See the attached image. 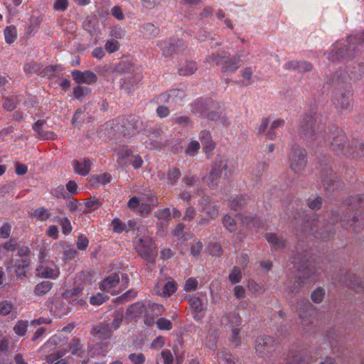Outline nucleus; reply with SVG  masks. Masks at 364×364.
<instances>
[{"label": "nucleus", "mask_w": 364, "mask_h": 364, "mask_svg": "<svg viewBox=\"0 0 364 364\" xmlns=\"http://www.w3.org/2000/svg\"><path fill=\"white\" fill-rule=\"evenodd\" d=\"M91 162L89 159L77 160L73 163L75 172L81 176H86L90 171Z\"/></svg>", "instance_id": "33"}, {"label": "nucleus", "mask_w": 364, "mask_h": 364, "mask_svg": "<svg viewBox=\"0 0 364 364\" xmlns=\"http://www.w3.org/2000/svg\"><path fill=\"white\" fill-rule=\"evenodd\" d=\"M109 299L108 296L102 294L97 293L96 295H92L90 298V302L92 305H101Z\"/></svg>", "instance_id": "61"}, {"label": "nucleus", "mask_w": 364, "mask_h": 364, "mask_svg": "<svg viewBox=\"0 0 364 364\" xmlns=\"http://www.w3.org/2000/svg\"><path fill=\"white\" fill-rule=\"evenodd\" d=\"M223 224L229 232H235L237 230L236 220L228 214L223 217Z\"/></svg>", "instance_id": "52"}, {"label": "nucleus", "mask_w": 364, "mask_h": 364, "mask_svg": "<svg viewBox=\"0 0 364 364\" xmlns=\"http://www.w3.org/2000/svg\"><path fill=\"white\" fill-rule=\"evenodd\" d=\"M249 198L241 195L232 198L229 202V207L235 211L240 210L247 204Z\"/></svg>", "instance_id": "38"}, {"label": "nucleus", "mask_w": 364, "mask_h": 364, "mask_svg": "<svg viewBox=\"0 0 364 364\" xmlns=\"http://www.w3.org/2000/svg\"><path fill=\"white\" fill-rule=\"evenodd\" d=\"M146 38H153L158 35L159 29L152 23H145L141 31Z\"/></svg>", "instance_id": "48"}, {"label": "nucleus", "mask_w": 364, "mask_h": 364, "mask_svg": "<svg viewBox=\"0 0 364 364\" xmlns=\"http://www.w3.org/2000/svg\"><path fill=\"white\" fill-rule=\"evenodd\" d=\"M327 82L331 83L335 87L333 91L332 102L336 109L339 111L352 109L353 94L346 85V77L336 73L332 80L328 79Z\"/></svg>", "instance_id": "5"}, {"label": "nucleus", "mask_w": 364, "mask_h": 364, "mask_svg": "<svg viewBox=\"0 0 364 364\" xmlns=\"http://www.w3.org/2000/svg\"><path fill=\"white\" fill-rule=\"evenodd\" d=\"M200 144L198 141H192L186 148L185 153L189 156H194L200 149Z\"/></svg>", "instance_id": "63"}, {"label": "nucleus", "mask_w": 364, "mask_h": 364, "mask_svg": "<svg viewBox=\"0 0 364 364\" xmlns=\"http://www.w3.org/2000/svg\"><path fill=\"white\" fill-rule=\"evenodd\" d=\"M292 267H289L294 273H295V282L289 290L292 293H296L302 284L306 282H312L317 279L319 267L318 269L308 261L305 256L300 255H294L290 259Z\"/></svg>", "instance_id": "4"}, {"label": "nucleus", "mask_w": 364, "mask_h": 364, "mask_svg": "<svg viewBox=\"0 0 364 364\" xmlns=\"http://www.w3.org/2000/svg\"><path fill=\"white\" fill-rule=\"evenodd\" d=\"M28 326V322L27 321H18L13 330L16 335L23 336L27 331Z\"/></svg>", "instance_id": "55"}, {"label": "nucleus", "mask_w": 364, "mask_h": 364, "mask_svg": "<svg viewBox=\"0 0 364 364\" xmlns=\"http://www.w3.org/2000/svg\"><path fill=\"white\" fill-rule=\"evenodd\" d=\"M11 314L12 316L16 317L17 312L15 311L14 304L9 300H3L0 301V314L7 316Z\"/></svg>", "instance_id": "40"}, {"label": "nucleus", "mask_w": 364, "mask_h": 364, "mask_svg": "<svg viewBox=\"0 0 364 364\" xmlns=\"http://www.w3.org/2000/svg\"><path fill=\"white\" fill-rule=\"evenodd\" d=\"M277 343L269 336H261L255 341V351L260 357L267 356L277 348Z\"/></svg>", "instance_id": "13"}, {"label": "nucleus", "mask_w": 364, "mask_h": 364, "mask_svg": "<svg viewBox=\"0 0 364 364\" xmlns=\"http://www.w3.org/2000/svg\"><path fill=\"white\" fill-rule=\"evenodd\" d=\"M201 212H204L208 218L214 219L217 218L219 214V207L215 205H210L208 207L204 208Z\"/></svg>", "instance_id": "62"}, {"label": "nucleus", "mask_w": 364, "mask_h": 364, "mask_svg": "<svg viewBox=\"0 0 364 364\" xmlns=\"http://www.w3.org/2000/svg\"><path fill=\"white\" fill-rule=\"evenodd\" d=\"M188 303L191 308L194 320L200 322L203 317L202 312L205 310V304L202 299L198 296L191 297L188 299Z\"/></svg>", "instance_id": "22"}, {"label": "nucleus", "mask_w": 364, "mask_h": 364, "mask_svg": "<svg viewBox=\"0 0 364 364\" xmlns=\"http://www.w3.org/2000/svg\"><path fill=\"white\" fill-rule=\"evenodd\" d=\"M184 229L185 225L182 223H178L172 230V235L176 237L181 242H185L191 237V235L185 232Z\"/></svg>", "instance_id": "44"}, {"label": "nucleus", "mask_w": 364, "mask_h": 364, "mask_svg": "<svg viewBox=\"0 0 364 364\" xmlns=\"http://www.w3.org/2000/svg\"><path fill=\"white\" fill-rule=\"evenodd\" d=\"M228 58V53L225 51H220L217 53H213L211 55H209L206 58V62L212 64L219 65L221 64L223 65L224 61Z\"/></svg>", "instance_id": "43"}, {"label": "nucleus", "mask_w": 364, "mask_h": 364, "mask_svg": "<svg viewBox=\"0 0 364 364\" xmlns=\"http://www.w3.org/2000/svg\"><path fill=\"white\" fill-rule=\"evenodd\" d=\"M156 326L160 330L169 331L173 328L170 320L165 318H159L156 322Z\"/></svg>", "instance_id": "64"}, {"label": "nucleus", "mask_w": 364, "mask_h": 364, "mask_svg": "<svg viewBox=\"0 0 364 364\" xmlns=\"http://www.w3.org/2000/svg\"><path fill=\"white\" fill-rule=\"evenodd\" d=\"M216 104L217 106L210 107L206 115V117L211 121H215L219 124L226 125L227 119L223 114L224 109L220 102H216Z\"/></svg>", "instance_id": "23"}, {"label": "nucleus", "mask_w": 364, "mask_h": 364, "mask_svg": "<svg viewBox=\"0 0 364 364\" xmlns=\"http://www.w3.org/2000/svg\"><path fill=\"white\" fill-rule=\"evenodd\" d=\"M33 216L41 221H46L50 218V214L44 207H41L34 210Z\"/></svg>", "instance_id": "57"}, {"label": "nucleus", "mask_w": 364, "mask_h": 364, "mask_svg": "<svg viewBox=\"0 0 364 364\" xmlns=\"http://www.w3.org/2000/svg\"><path fill=\"white\" fill-rule=\"evenodd\" d=\"M132 364H144L146 361L145 355L142 353H133L128 355Z\"/></svg>", "instance_id": "60"}, {"label": "nucleus", "mask_w": 364, "mask_h": 364, "mask_svg": "<svg viewBox=\"0 0 364 364\" xmlns=\"http://www.w3.org/2000/svg\"><path fill=\"white\" fill-rule=\"evenodd\" d=\"M285 364H309V362L302 358L299 351L290 350Z\"/></svg>", "instance_id": "41"}, {"label": "nucleus", "mask_w": 364, "mask_h": 364, "mask_svg": "<svg viewBox=\"0 0 364 364\" xmlns=\"http://www.w3.org/2000/svg\"><path fill=\"white\" fill-rule=\"evenodd\" d=\"M242 63V60L238 59V57L235 55L231 58L228 57L223 63L222 70L224 72L234 73L239 68Z\"/></svg>", "instance_id": "31"}, {"label": "nucleus", "mask_w": 364, "mask_h": 364, "mask_svg": "<svg viewBox=\"0 0 364 364\" xmlns=\"http://www.w3.org/2000/svg\"><path fill=\"white\" fill-rule=\"evenodd\" d=\"M226 318L228 324L231 326L232 328H237L241 324V318L239 314L236 311L229 313Z\"/></svg>", "instance_id": "49"}, {"label": "nucleus", "mask_w": 364, "mask_h": 364, "mask_svg": "<svg viewBox=\"0 0 364 364\" xmlns=\"http://www.w3.org/2000/svg\"><path fill=\"white\" fill-rule=\"evenodd\" d=\"M53 286V282L50 281H43L35 286L34 294L36 296H42L47 294L52 289Z\"/></svg>", "instance_id": "42"}, {"label": "nucleus", "mask_w": 364, "mask_h": 364, "mask_svg": "<svg viewBox=\"0 0 364 364\" xmlns=\"http://www.w3.org/2000/svg\"><path fill=\"white\" fill-rule=\"evenodd\" d=\"M82 288L80 287H77L73 289H70L69 291H67L65 292L66 297L69 298L70 299L73 300V301L77 302V304L80 305H84L86 302V298L82 297Z\"/></svg>", "instance_id": "36"}, {"label": "nucleus", "mask_w": 364, "mask_h": 364, "mask_svg": "<svg viewBox=\"0 0 364 364\" xmlns=\"http://www.w3.org/2000/svg\"><path fill=\"white\" fill-rule=\"evenodd\" d=\"M117 156V164L121 167L132 165L134 169H139L143 164V160L139 154L135 153L133 148L122 146L115 151Z\"/></svg>", "instance_id": "10"}, {"label": "nucleus", "mask_w": 364, "mask_h": 364, "mask_svg": "<svg viewBox=\"0 0 364 364\" xmlns=\"http://www.w3.org/2000/svg\"><path fill=\"white\" fill-rule=\"evenodd\" d=\"M177 290V283L173 280H168L163 287L162 296L169 297L173 295Z\"/></svg>", "instance_id": "47"}, {"label": "nucleus", "mask_w": 364, "mask_h": 364, "mask_svg": "<svg viewBox=\"0 0 364 364\" xmlns=\"http://www.w3.org/2000/svg\"><path fill=\"white\" fill-rule=\"evenodd\" d=\"M235 218H240L242 220V223L247 225V228L252 229L255 228L257 230H259L263 228L264 223L259 217H249L245 216L242 217L240 215L236 214Z\"/></svg>", "instance_id": "29"}, {"label": "nucleus", "mask_w": 364, "mask_h": 364, "mask_svg": "<svg viewBox=\"0 0 364 364\" xmlns=\"http://www.w3.org/2000/svg\"><path fill=\"white\" fill-rule=\"evenodd\" d=\"M233 171L234 168L228 159L216 158L212 164L211 170L206 180L208 186L212 189L215 188L220 178L223 176L224 178L228 179Z\"/></svg>", "instance_id": "7"}, {"label": "nucleus", "mask_w": 364, "mask_h": 364, "mask_svg": "<svg viewBox=\"0 0 364 364\" xmlns=\"http://www.w3.org/2000/svg\"><path fill=\"white\" fill-rule=\"evenodd\" d=\"M67 353L68 350H58L46 355V360L48 363L55 364L58 360L65 356Z\"/></svg>", "instance_id": "51"}, {"label": "nucleus", "mask_w": 364, "mask_h": 364, "mask_svg": "<svg viewBox=\"0 0 364 364\" xmlns=\"http://www.w3.org/2000/svg\"><path fill=\"white\" fill-rule=\"evenodd\" d=\"M23 70L27 75L36 74L42 75L43 68L40 63L36 62H30L24 65Z\"/></svg>", "instance_id": "45"}, {"label": "nucleus", "mask_w": 364, "mask_h": 364, "mask_svg": "<svg viewBox=\"0 0 364 364\" xmlns=\"http://www.w3.org/2000/svg\"><path fill=\"white\" fill-rule=\"evenodd\" d=\"M284 125V119H279L272 122L269 130L267 132V138L270 140L276 139L279 133L280 132V129L282 128Z\"/></svg>", "instance_id": "37"}, {"label": "nucleus", "mask_w": 364, "mask_h": 364, "mask_svg": "<svg viewBox=\"0 0 364 364\" xmlns=\"http://www.w3.org/2000/svg\"><path fill=\"white\" fill-rule=\"evenodd\" d=\"M332 280L336 285L341 283L349 288L353 289L358 292L364 291V282H363L355 274L346 272L345 274H341L339 279L333 277Z\"/></svg>", "instance_id": "14"}, {"label": "nucleus", "mask_w": 364, "mask_h": 364, "mask_svg": "<svg viewBox=\"0 0 364 364\" xmlns=\"http://www.w3.org/2000/svg\"><path fill=\"white\" fill-rule=\"evenodd\" d=\"M71 75L73 80L77 84H87L91 85L97 82V75L90 70H85L82 72L78 70L71 71Z\"/></svg>", "instance_id": "20"}, {"label": "nucleus", "mask_w": 364, "mask_h": 364, "mask_svg": "<svg viewBox=\"0 0 364 364\" xmlns=\"http://www.w3.org/2000/svg\"><path fill=\"white\" fill-rule=\"evenodd\" d=\"M158 45L163 50V55L166 57L171 55L174 52L179 53L184 49L183 41L179 39L161 41Z\"/></svg>", "instance_id": "19"}, {"label": "nucleus", "mask_w": 364, "mask_h": 364, "mask_svg": "<svg viewBox=\"0 0 364 364\" xmlns=\"http://www.w3.org/2000/svg\"><path fill=\"white\" fill-rule=\"evenodd\" d=\"M217 106L216 102L212 99H197L191 104V112L200 117H206L211 107Z\"/></svg>", "instance_id": "15"}, {"label": "nucleus", "mask_w": 364, "mask_h": 364, "mask_svg": "<svg viewBox=\"0 0 364 364\" xmlns=\"http://www.w3.org/2000/svg\"><path fill=\"white\" fill-rule=\"evenodd\" d=\"M134 246L141 257L149 262H154L157 255V247L151 237L149 235L136 237Z\"/></svg>", "instance_id": "8"}, {"label": "nucleus", "mask_w": 364, "mask_h": 364, "mask_svg": "<svg viewBox=\"0 0 364 364\" xmlns=\"http://www.w3.org/2000/svg\"><path fill=\"white\" fill-rule=\"evenodd\" d=\"M95 334L101 340H106L110 338L112 329L107 321L96 326L93 329Z\"/></svg>", "instance_id": "28"}, {"label": "nucleus", "mask_w": 364, "mask_h": 364, "mask_svg": "<svg viewBox=\"0 0 364 364\" xmlns=\"http://www.w3.org/2000/svg\"><path fill=\"white\" fill-rule=\"evenodd\" d=\"M198 69L196 62L193 60H186L180 64L178 68V74L183 76H188L193 74Z\"/></svg>", "instance_id": "34"}, {"label": "nucleus", "mask_w": 364, "mask_h": 364, "mask_svg": "<svg viewBox=\"0 0 364 364\" xmlns=\"http://www.w3.org/2000/svg\"><path fill=\"white\" fill-rule=\"evenodd\" d=\"M299 316L304 326L314 323L316 311L314 306L306 299L298 302Z\"/></svg>", "instance_id": "12"}, {"label": "nucleus", "mask_w": 364, "mask_h": 364, "mask_svg": "<svg viewBox=\"0 0 364 364\" xmlns=\"http://www.w3.org/2000/svg\"><path fill=\"white\" fill-rule=\"evenodd\" d=\"M186 97L185 91L182 89H171L163 92L156 97V102L160 104H168L169 107H177L181 105Z\"/></svg>", "instance_id": "11"}, {"label": "nucleus", "mask_w": 364, "mask_h": 364, "mask_svg": "<svg viewBox=\"0 0 364 364\" xmlns=\"http://www.w3.org/2000/svg\"><path fill=\"white\" fill-rule=\"evenodd\" d=\"M290 169L296 174H301L307 164V154L304 149L297 144L291 146L288 153Z\"/></svg>", "instance_id": "9"}, {"label": "nucleus", "mask_w": 364, "mask_h": 364, "mask_svg": "<svg viewBox=\"0 0 364 364\" xmlns=\"http://www.w3.org/2000/svg\"><path fill=\"white\" fill-rule=\"evenodd\" d=\"M156 197L154 194L149 193V195L146 196V203H141V205L140 206V210L141 212L146 210V212L148 213L150 209L149 206H154L156 205Z\"/></svg>", "instance_id": "53"}, {"label": "nucleus", "mask_w": 364, "mask_h": 364, "mask_svg": "<svg viewBox=\"0 0 364 364\" xmlns=\"http://www.w3.org/2000/svg\"><path fill=\"white\" fill-rule=\"evenodd\" d=\"M69 350L71 354L77 357H82L84 354V349L80 339L74 338L69 343Z\"/></svg>", "instance_id": "39"}, {"label": "nucleus", "mask_w": 364, "mask_h": 364, "mask_svg": "<svg viewBox=\"0 0 364 364\" xmlns=\"http://www.w3.org/2000/svg\"><path fill=\"white\" fill-rule=\"evenodd\" d=\"M326 340L329 343L333 353H336V348L339 343L340 338L336 333L334 329H331L327 333Z\"/></svg>", "instance_id": "50"}, {"label": "nucleus", "mask_w": 364, "mask_h": 364, "mask_svg": "<svg viewBox=\"0 0 364 364\" xmlns=\"http://www.w3.org/2000/svg\"><path fill=\"white\" fill-rule=\"evenodd\" d=\"M299 136L304 141L316 143L318 146L330 141L332 151L337 155L352 158H364V144L360 139L349 141L343 132L332 127L327 133L324 124L318 122L315 115L306 114L301 122Z\"/></svg>", "instance_id": "2"}, {"label": "nucleus", "mask_w": 364, "mask_h": 364, "mask_svg": "<svg viewBox=\"0 0 364 364\" xmlns=\"http://www.w3.org/2000/svg\"><path fill=\"white\" fill-rule=\"evenodd\" d=\"M349 70L346 71H337L338 75L342 74L346 77V80L350 78L352 80H358L364 74V61L356 60L349 65Z\"/></svg>", "instance_id": "17"}, {"label": "nucleus", "mask_w": 364, "mask_h": 364, "mask_svg": "<svg viewBox=\"0 0 364 364\" xmlns=\"http://www.w3.org/2000/svg\"><path fill=\"white\" fill-rule=\"evenodd\" d=\"M91 89L87 86L78 85L74 88L73 95L77 100H81L89 93H90Z\"/></svg>", "instance_id": "56"}, {"label": "nucleus", "mask_w": 364, "mask_h": 364, "mask_svg": "<svg viewBox=\"0 0 364 364\" xmlns=\"http://www.w3.org/2000/svg\"><path fill=\"white\" fill-rule=\"evenodd\" d=\"M132 65L127 61H121L115 67V71L119 73H127L131 72Z\"/></svg>", "instance_id": "59"}, {"label": "nucleus", "mask_w": 364, "mask_h": 364, "mask_svg": "<svg viewBox=\"0 0 364 364\" xmlns=\"http://www.w3.org/2000/svg\"><path fill=\"white\" fill-rule=\"evenodd\" d=\"M284 68L289 70H297L299 73H305L311 71L313 68V65L306 61L291 60L287 62Z\"/></svg>", "instance_id": "26"}, {"label": "nucleus", "mask_w": 364, "mask_h": 364, "mask_svg": "<svg viewBox=\"0 0 364 364\" xmlns=\"http://www.w3.org/2000/svg\"><path fill=\"white\" fill-rule=\"evenodd\" d=\"M320 178L322 186L326 192H333L343 187V183L338 180L334 173L331 160L328 156H323L319 159Z\"/></svg>", "instance_id": "6"}, {"label": "nucleus", "mask_w": 364, "mask_h": 364, "mask_svg": "<svg viewBox=\"0 0 364 364\" xmlns=\"http://www.w3.org/2000/svg\"><path fill=\"white\" fill-rule=\"evenodd\" d=\"M112 227L113 232L118 234L122 233L124 231H129V228H127V224L122 222L119 218H114L112 220Z\"/></svg>", "instance_id": "54"}, {"label": "nucleus", "mask_w": 364, "mask_h": 364, "mask_svg": "<svg viewBox=\"0 0 364 364\" xmlns=\"http://www.w3.org/2000/svg\"><path fill=\"white\" fill-rule=\"evenodd\" d=\"M46 124V120L38 119L33 124L32 129L36 133L37 137L40 139H53L55 134L53 132L44 130Z\"/></svg>", "instance_id": "25"}, {"label": "nucleus", "mask_w": 364, "mask_h": 364, "mask_svg": "<svg viewBox=\"0 0 364 364\" xmlns=\"http://www.w3.org/2000/svg\"><path fill=\"white\" fill-rule=\"evenodd\" d=\"M199 139L206 154H208L215 149V144L212 140L210 132L208 130H203L199 134Z\"/></svg>", "instance_id": "30"}, {"label": "nucleus", "mask_w": 364, "mask_h": 364, "mask_svg": "<svg viewBox=\"0 0 364 364\" xmlns=\"http://www.w3.org/2000/svg\"><path fill=\"white\" fill-rule=\"evenodd\" d=\"M164 311V308L161 304L156 303L148 304L146 308V314L144 323L147 326H152L154 323L156 317H158Z\"/></svg>", "instance_id": "21"}, {"label": "nucleus", "mask_w": 364, "mask_h": 364, "mask_svg": "<svg viewBox=\"0 0 364 364\" xmlns=\"http://www.w3.org/2000/svg\"><path fill=\"white\" fill-rule=\"evenodd\" d=\"M60 271L57 267L52 268L48 266L39 265L36 269V277L55 279L59 277Z\"/></svg>", "instance_id": "24"}, {"label": "nucleus", "mask_w": 364, "mask_h": 364, "mask_svg": "<svg viewBox=\"0 0 364 364\" xmlns=\"http://www.w3.org/2000/svg\"><path fill=\"white\" fill-rule=\"evenodd\" d=\"M122 321L123 314L121 312L116 314L112 320H107V322L109 324L112 331H114L120 326Z\"/></svg>", "instance_id": "58"}, {"label": "nucleus", "mask_w": 364, "mask_h": 364, "mask_svg": "<svg viewBox=\"0 0 364 364\" xmlns=\"http://www.w3.org/2000/svg\"><path fill=\"white\" fill-rule=\"evenodd\" d=\"M265 238L270 244L272 250L279 251L285 247V240L275 233L268 232L265 235Z\"/></svg>", "instance_id": "27"}, {"label": "nucleus", "mask_w": 364, "mask_h": 364, "mask_svg": "<svg viewBox=\"0 0 364 364\" xmlns=\"http://www.w3.org/2000/svg\"><path fill=\"white\" fill-rule=\"evenodd\" d=\"M4 34L6 43L11 44L17 38L16 28L13 25L6 26L4 31Z\"/></svg>", "instance_id": "46"}, {"label": "nucleus", "mask_w": 364, "mask_h": 364, "mask_svg": "<svg viewBox=\"0 0 364 364\" xmlns=\"http://www.w3.org/2000/svg\"><path fill=\"white\" fill-rule=\"evenodd\" d=\"M17 255L21 257V259H16L14 262V266L17 270H20L21 272H26L28 269L30 264V253L31 250L28 246L21 245L18 246L16 248Z\"/></svg>", "instance_id": "16"}, {"label": "nucleus", "mask_w": 364, "mask_h": 364, "mask_svg": "<svg viewBox=\"0 0 364 364\" xmlns=\"http://www.w3.org/2000/svg\"><path fill=\"white\" fill-rule=\"evenodd\" d=\"M119 283V276L117 273L109 275L99 283V287L102 291L110 293L112 295L117 294L119 290L117 286Z\"/></svg>", "instance_id": "18"}, {"label": "nucleus", "mask_w": 364, "mask_h": 364, "mask_svg": "<svg viewBox=\"0 0 364 364\" xmlns=\"http://www.w3.org/2000/svg\"><path fill=\"white\" fill-rule=\"evenodd\" d=\"M181 176V171L176 167L170 168L164 178L166 180L168 187L176 186Z\"/></svg>", "instance_id": "35"}, {"label": "nucleus", "mask_w": 364, "mask_h": 364, "mask_svg": "<svg viewBox=\"0 0 364 364\" xmlns=\"http://www.w3.org/2000/svg\"><path fill=\"white\" fill-rule=\"evenodd\" d=\"M363 48L364 31L353 36H348L346 40L337 41L331 51L325 55L328 60L334 62L355 58Z\"/></svg>", "instance_id": "3"}, {"label": "nucleus", "mask_w": 364, "mask_h": 364, "mask_svg": "<svg viewBox=\"0 0 364 364\" xmlns=\"http://www.w3.org/2000/svg\"><path fill=\"white\" fill-rule=\"evenodd\" d=\"M347 211L341 216L337 212H333L327 223L321 220L322 218L313 215L310 216L306 211L296 213L291 221L292 225L296 227L301 224V230L306 234L313 235L315 237L328 240L333 234V225L340 219L342 228L352 230L355 232H360L364 228V198L361 196L350 197L346 200Z\"/></svg>", "instance_id": "1"}, {"label": "nucleus", "mask_w": 364, "mask_h": 364, "mask_svg": "<svg viewBox=\"0 0 364 364\" xmlns=\"http://www.w3.org/2000/svg\"><path fill=\"white\" fill-rule=\"evenodd\" d=\"M146 308V306H145L142 302L137 301L127 308V314L128 316L134 318L142 316L143 315L145 316Z\"/></svg>", "instance_id": "32"}]
</instances>
